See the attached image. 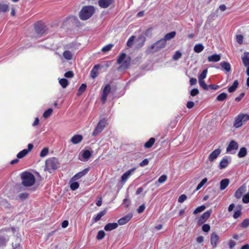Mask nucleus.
I'll return each instance as SVG.
<instances>
[{
  "label": "nucleus",
  "instance_id": "20e7f679",
  "mask_svg": "<svg viewBox=\"0 0 249 249\" xmlns=\"http://www.w3.org/2000/svg\"><path fill=\"white\" fill-rule=\"evenodd\" d=\"M166 44V42L165 39L162 38L149 47L146 50V53H150L158 52L164 48Z\"/></svg>",
  "mask_w": 249,
  "mask_h": 249
},
{
  "label": "nucleus",
  "instance_id": "f3484780",
  "mask_svg": "<svg viewBox=\"0 0 249 249\" xmlns=\"http://www.w3.org/2000/svg\"><path fill=\"white\" fill-rule=\"evenodd\" d=\"M88 171H89V169L87 168L81 172H79V173H77L76 175H75L73 176V177L72 178V179L75 180H77V179L81 178L83 176L86 175L88 173Z\"/></svg>",
  "mask_w": 249,
  "mask_h": 249
},
{
  "label": "nucleus",
  "instance_id": "a878e982",
  "mask_svg": "<svg viewBox=\"0 0 249 249\" xmlns=\"http://www.w3.org/2000/svg\"><path fill=\"white\" fill-rule=\"evenodd\" d=\"M176 34V33L175 31L167 33L165 35L164 38L163 39H165V42H166V40H169L173 38L175 36Z\"/></svg>",
  "mask_w": 249,
  "mask_h": 249
},
{
  "label": "nucleus",
  "instance_id": "2eb2a0df",
  "mask_svg": "<svg viewBox=\"0 0 249 249\" xmlns=\"http://www.w3.org/2000/svg\"><path fill=\"white\" fill-rule=\"evenodd\" d=\"M238 148V143L234 141H231L227 147V152H229L232 150H236Z\"/></svg>",
  "mask_w": 249,
  "mask_h": 249
},
{
  "label": "nucleus",
  "instance_id": "4be33fe9",
  "mask_svg": "<svg viewBox=\"0 0 249 249\" xmlns=\"http://www.w3.org/2000/svg\"><path fill=\"white\" fill-rule=\"evenodd\" d=\"M221 67L223 70L227 72H230L231 70V65L227 62H221L220 63Z\"/></svg>",
  "mask_w": 249,
  "mask_h": 249
},
{
  "label": "nucleus",
  "instance_id": "de8ad7c7",
  "mask_svg": "<svg viewBox=\"0 0 249 249\" xmlns=\"http://www.w3.org/2000/svg\"><path fill=\"white\" fill-rule=\"evenodd\" d=\"M105 235V232L103 231H100L98 232L96 238L98 240H101L104 237Z\"/></svg>",
  "mask_w": 249,
  "mask_h": 249
},
{
  "label": "nucleus",
  "instance_id": "393cba45",
  "mask_svg": "<svg viewBox=\"0 0 249 249\" xmlns=\"http://www.w3.org/2000/svg\"><path fill=\"white\" fill-rule=\"evenodd\" d=\"M239 85V83L237 80H235L231 86L229 88L228 91L230 93L233 92L235 91Z\"/></svg>",
  "mask_w": 249,
  "mask_h": 249
},
{
  "label": "nucleus",
  "instance_id": "864d4df0",
  "mask_svg": "<svg viewBox=\"0 0 249 249\" xmlns=\"http://www.w3.org/2000/svg\"><path fill=\"white\" fill-rule=\"evenodd\" d=\"M18 197L21 200H24L28 197V194L26 193H21L18 195Z\"/></svg>",
  "mask_w": 249,
  "mask_h": 249
},
{
  "label": "nucleus",
  "instance_id": "69168bd1",
  "mask_svg": "<svg viewBox=\"0 0 249 249\" xmlns=\"http://www.w3.org/2000/svg\"><path fill=\"white\" fill-rule=\"evenodd\" d=\"M148 163L149 160L147 159H145L144 160H143L142 162H141L139 165L140 166L143 167L145 165H147L148 164Z\"/></svg>",
  "mask_w": 249,
  "mask_h": 249
},
{
  "label": "nucleus",
  "instance_id": "ea45409f",
  "mask_svg": "<svg viewBox=\"0 0 249 249\" xmlns=\"http://www.w3.org/2000/svg\"><path fill=\"white\" fill-rule=\"evenodd\" d=\"M207 72V69L203 70L202 72L198 77V81L204 80L206 77Z\"/></svg>",
  "mask_w": 249,
  "mask_h": 249
},
{
  "label": "nucleus",
  "instance_id": "473e14b6",
  "mask_svg": "<svg viewBox=\"0 0 249 249\" xmlns=\"http://www.w3.org/2000/svg\"><path fill=\"white\" fill-rule=\"evenodd\" d=\"M155 142V139L154 138H151L145 144L144 147L145 148H150L152 146Z\"/></svg>",
  "mask_w": 249,
  "mask_h": 249
},
{
  "label": "nucleus",
  "instance_id": "f03ea898",
  "mask_svg": "<svg viewBox=\"0 0 249 249\" xmlns=\"http://www.w3.org/2000/svg\"><path fill=\"white\" fill-rule=\"evenodd\" d=\"M94 12L95 8L93 6H84L79 13V18L82 20H87L89 18Z\"/></svg>",
  "mask_w": 249,
  "mask_h": 249
},
{
  "label": "nucleus",
  "instance_id": "dca6fc26",
  "mask_svg": "<svg viewBox=\"0 0 249 249\" xmlns=\"http://www.w3.org/2000/svg\"><path fill=\"white\" fill-rule=\"evenodd\" d=\"M100 67H101V66L98 64L95 65L93 67V68H92V70L90 71V76L91 77H92L93 79H95L96 77H97L98 76V70Z\"/></svg>",
  "mask_w": 249,
  "mask_h": 249
},
{
  "label": "nucleus",
  "instance_id": "f257e3e1",
  "mask_svg": "<svg viewBox=\"0 0 249 249\" xmlns=\"http://www.w3.org/2000/svg\"><path fill=\"white\" fill-rule=\"evenodd\" d=\"M131 61V59L130 56L126 55L125 53H122L119 55L117 61V64L121 65L118 69L126 70L128 69L130 66Z\"/></svg>",
  "mask_w": 249,
  "mask_h": 249
},
{
  "label": "nucleus",
  "instance_id": "7c9ffc66",
  "mask_svg": "<svg viewBox=\"0 0 249 249\" xmlns=\"http://www.w3.org/2000/svg\"><path fill=\"white\" fill-rule=\"evenodd\" d=\"M107 213V210H104L102 211H101L100 213H98L96 216L95 217H94V222H96L97 221H98L99 220H100L101 218V217L104 216Z\"/></svg>",
  "mask_w": 249,
  "mask_h": 249
},
{
  "label": "nucleus",
  "instance_id": "c85d7f7f",
  "mask_svg": "<svg viewBox=\"0 0 249 249\" xmlns=\"http://www.w3.org/2000/svg\"><path fill=\"white\" fill-rule=\"evenodd\" d=\"M229 164L228 160L226 158H223L219 163V168L220 169H223L226 168Z\"/></svg>",
  "mask_w": 249,
  "mask_h": 249
},
{
  "label": "nucleus",
  "instance_id": "a19ab883",
  "mask_svg": "<svg viewBox=\"0 0 249 249\" xmlns=\"http://www.w3.org/2000/svg\"><path fill=\"white\" fill-rule=\"evenodd\" d=\"M206 207L204 205H202L196 208L193 212L194 214H197L199 213H200L204 211Z\"/></svg>",
  "mask_w": 249,
  "mask_h": 249
},
{
  "label": "nucleus",
  "instance_id": "72a5a7b5",
  "mask_svg": "<svg viewBox=\"0 0 249 249\" xmlns=\"http://www.w3.org/2000/svg\"><path fill=\"white\" fill-rule=\"evenodd\" d=\"M59 83L63 89H65L68 85L69 82L65 78H62L59 80Z\"/></svg>",
  "mask_w": 249,
  "mask_h": 249
},
{
  "label": "nucleus",
  "instance_id": "79ce46f5",
  "mask_svg": "<svg viewBox=\"0 0 249 249\" xmlns=\"http://www.w3.org/2000/svg\"><path fill=\"white\" fill-rule=\"evenodd\" d=\"M52 112L53 109L52 108H49L48 110H47L44 112L43 116L45 119L48 118V117H50Z\"/></svg>",
  "mask_w": 249,
  "mask_h": 249
},
{
  "label": "nucleus",
  "instance_id": "4c0bfd02",
  "mask_svg": "<svg viewBox=\"0 0 249 249\" xmlns=\"http://www.w3.org/2000/svg\"><path fill=\"white\" fill-rule=\"evenodd\" d=\"M244 54L245 56L242 57V59L244 66L247 67L249 66V56H247L246 53Z\"/></svg>",
  "mask_w": 249,
  "mask_h": 249
},
{
  "label": "nucleus",
  "instance_id": "39448f33",
  "mask_svg": "<svg viewBox=\"0 0 249 249\" xmlns=\"http://www.w3.org/2000/svg\"><path fill=\"white\" fill-rule=\"evenodd\" d=\"M59 166V163L57 159L55 158H51L46 160L45 171L47 170L49 173H52V171L56 170Z\"/></svg>",
  "mask_w": 249,
  "mask_h": 249
},
{
  "label": "nucleus",
  "instance_id": "aec40b11",
  "mask_svg": "<svg viewBox=\"0 0 249 249\" xmlns=\"http://www.w3.org/2000/svg\"><path fill=\"white\" fill-rule=\"evenodd\" d=\"M221 59L220 55L214 54L208 57V60L209 62H218Z\"/></svg>",
  "mask_w": 249,
  "mask_h": 249
},
{
  "label": "nucleus",
  "instance_id": "774afa93",
  "mask_svg": "<svg viewBox=\"0 0 249 249\" xmlns=\"http://www.w3.org/2000/svg\"><path fill=\"white\" fill-rule=\"evenodd\" d=\"M153 29L152 28H149L146 30L145 35L147 36H152V32Z\"/></svg>",
  "mask_w": 249,
  "mask_h": 249
},
{
  "label": "nucleus",
  "instance_id": "a211bd4d",
  "mask_svg": "<svg viewBox=\"0 0 249 249\" xmlns=\"http://www.w3.org/2000/svg\"><path fill=\"white\" fill-rule=\"evenodd\" d=\"M83 139V136L81 135H75L73 136L71 140L73 144H77L81 142Z\"/></svg>",
  "mask_w": 249,
  "mask_h": 249
},
{
  "label": "nucleus",
  "instance_id": "a18cd8bd",
  "mask_svg": "<svg viewBox=\"0 0 249 249\" xmlns=\"http://www.w3.org/2000/svg\"><path fill=\"white\" fill-rule=\"evenodd\" d=\"M135 36H131L127 42V46L129 47H131L133 46V42L134 41Z\"/></svg>",
  "mask_w": 249,
  "mask_h": 249
},
{
  "label": "nucleus",
  "instance_id": "0eeeda50",
  "mask_svg": "<svg viewBox=\"0 0 249 249\" xmlns=\"http://www.w3.org/2000/svg\"><path fill=\"white\" fill-rule=\"evenodd\" d=\"M46 25L40 22H38L35 24L36 33L39 36H42L45 33L46 31Z\"/></svg>",
  "mask_w": 249,
  "mask_h": 249
},
{
  "label": "nucleus",
  "instance_id": "5701e85b",
  "mask_svg": "<svg viewBox=\"0 0 249 249\" xmlns=\"http://www.w3.org/2000/svg\"><path fill=\"white\" fill-rule=\"evenodd\" d=\"M242 119L241 118V116H240V115H239L235 119L234 124L233 126L236 128H238L241 127L243 124H242Z\"/></svg>",
  "mask_w": 249,
  "mask_h": 249
},
{
  "label": "nucleus",
  "instance_id": "3c124183",
  "mask_svg": "<svg viewBox=\"0 0 249 249\" xmlns=\"http://www.w3.org/2000/svg\"><path fill=\"white\" fill-rule=\"evenodd\" d=\"M181 55H182V53L180 52L177 51L173 55V59L174 60H177L181 57Z\"/></svg>",
  "mask_w": 249,
  "mask_h": 249
},
{
  "label": "nucleus",
  "instance_id": "0e129e2a",
  "mask_svg": "<svg viewBox=\"0 0 249 249\" xmlns=\"http://www.w3.org/2000/svg\"><path fill=\"white\" fill-rule=\"evenodd\" d=\"M202 230L205 232H208L210 230V226L209 224H204L202 226Z\"/></svg>",
  "mask_w": 249,
  "mask_h": 249
},
{
  "label": "nucleus",
  "instance_id": "412c9836",
  "mask_svg": "<svg viewBox=\"0 0 249 249\" xmlns=\"http://www.w3.org/2000/svg\"><path fill=\"white\" fill-rule=\"evenodd\" d=\"M135 170V168H132L127 171L121 177L122 181L123 182L127 180V179L129 178V177L130 176L132 172H134Z\"/></svg>",
  "mask_w": 249,
  "mask_h": 249
},
{
  "label": "nucleus",
  "instance_id": "37998d69",
  "mask_svg": "<svg viewBox=\"0 0 249 249\" xmlns=\"http://www.w3.org/2000/svg\"><path fill=\"white\" fill-rule=\"evenodd\" d=\"M199 84L200 86L203 88L205 90H208L209 89V87L208 85H207L205 81L204 80L201 81H198Z\"/></svg>",
  "mask_w": 249,
  "mask_h": 249
},
{
  "label": "nucleus",
  "instance_id": "603ef678",
  "mask_svg": "<svg viewBox=\"0 0 249 249\" xmlns=\"http://www.w3.org/2000/svg\"><path fill=\"white\" fill-rule=\"evenodd\" d=\"M79 186V185L77 182H73L70 185L71 189L72 190H76L77 188H78Z\"/></svg>",
  "mask_w": 249,
  "mask_h": 249
},
{
  "label": "nucleus",
  "instance_id": "2f4dec72",
  "mask_svg": "<svg viewBox=\"0 0 249 249\" xmlns=\"http://www.w3.org/2000/svg\"><path fill=\"white\" fill-rule=\"evenodd\" d=\"M247 154V150L245 147H242L240 148L238 154V156L239 158H243L246 156Z\"/></svg>",
  "mask_w": 249,
  "mask_h": 249
},
{
  "label": "nucleus",
  "instance_id": "6e6552de",
  "mask_svg": "<svg viewBox=\"0 0 249 249\" xmlns=\"http://www.w3.org/2000/svg\"><path fill=\"white\" fill-rule=\"evenodd\" d=\"M111 86L109 84L106 85L103 89L101 101L103 104H105L107 101V97L111 91Z\"/></svg>",
  "mask_w": 249,
  "mask_h": 249
},
{
  "label": "nucleus",
  "instance_id": "c9c22d12",
  "mask_svg": "<svg viewBox=\"0 0 249 249\" xmlns=\"http://www.w3.org/2000/svg\"><path fill=\"white\" fill-rule=\"evenodd\" d=\"M63 55L64 57V58L67 60H71L72 59V53L69 51H65L63 53Z\"/></svg>",
  "mask_w": 249,
  "mask_h": 249
},
{
  "label": "nucleus",
  "instance_id": "680f3d73",
  "mask_svg": "<svg viewBox=\"0 0 249 249\" xmlns=\"http://www.w3.org/2000/svg\"><path fill=\"white\" fill-rule=\"evenodd\" d=\"M240 116H241V118L242 119L243 122H245L248 120H249V115L248 114H240Z\"/></svg>",
  "mask_w": 249,
  "mask_h": 249
},
{
  "label": "nucleus",
  "instance_id": "13d9d810",
  "mask_svg": "<svg viewBox=\"0 0 249 249\" xmlns=\"http://www.w3.org/2000/svg\"><path fill=\"white\" fill-rule=\"evenodd\" d=\"M187 199V196L185 195H181L178 198V201L179 203L183 202Z\"/></svg>",
  "mask_w": 249,
  "mask_h": 249
},
{
  "label": "nucleus",
  "instance_id": "052dcab7",
  "mask_svg": "<svg viewBox=\"0 0 249 249\" xmlns=\"http://www.w3.org/2000/svg\"><path fill=\"white\" fill-rule=\"evenodd\" d=\"M243 36L242 35H239L236 36V41L240 44L243 43Z\"/></svg>",
  "mask_w": 249,
  "mask_h": 249
},
{
  "label": "nucleus",
  "instance_id": "423d86ee",
  "mask_svg": "<svg viewBox=\"0 0 249 249\" xmlns=\"http://www.w3.org/2000/svg\"><path fill=\"white\" fill-rule=\"evenodd\" d=\"M107 124V120L105 118L101 120L97 124V126L95 128L92 133V136H95L100 133L106 126Z\"/></svg>",
  "mask_w": 249,
  "mask_h": 249
},
{
  "label": "nucleus",
  "instance_id": "bf43d9fd",
  "mask_svg": "<svg viewBox=\"0 0 249 249\" xmlns=\"http://www.w3.org/2000/svg\"><path fill=\"white\" fill-rule=\"evenodd\" d=\"M198 93L199 90L197 89H194L190 92V94L192 96H195L197 95Z\"/></svg>",
  "mask_w": 249,
  "mask_h": 249
},
{
  "label": "nucleus",
  "instance_id": "bb28decb",
  "mask_svg": "<svg viewBox=\"0 0 249 249\" xmlns=\"http://www.w3.org/2000/svg\"><path fill=\"white\" fill-rule=\"evenodd\" d=\"M91 154L88 150H84L82 153V156L85 160H88L91 157Z\"/></svg>",
  "mask_w": 249,
  "mask_h": 249
},
{
  "label": "nucleus",
  "instance_id": "9b49d317",
  "mask_svg": "<svg viewBox=\"0 0 249 249\" xmlns=\"http://www.w3.org/2000/svg\"><path fill=\"white\" fill-rule=\"evenodd\" d=\"M133 215L132 213H128L124 217L120 218L118 220V223L120 225H123L127 223L132 217Z\"/></svg>",
  "mask_w": 249,
  "mask_h": 249
},
{
  "label": "nucleus",
  "instance_id": "6ab92c4d",
  "mask_svg": "<svg viewBox=\"0 0 249 249\" xmlns=\"http://www.w3.org/2000/svg\"><path fill=\"white\" fill-rule=\"evenodd\" d=\"M118 226V224L117 223H108L105 226L104 229L106 231H111L116 229Z\"/></svg>",
  "mask_w": 249,
  "mask_h": 249
},
{
  "label": "nucleus",
  "instance_id": "49530a36",
  "mask_svg": "<svg viewBox=\"0 0 249 249\" xmlns=\"http://www.w3.org/2000/svg\"><path fill=\"white\" fill-rule=\"evenodd\" d=\"M207 181V178H204L197 185L196 191L199 190Z\"/></svg>",
  "mask_w": 249,
  "mask_h": 249
},
{
  "label": "nucleus",
  "instance_id": "09e8293b",
  "mask_svg": "<svg viewBox=\"0 0 249 249\" xmlns=\"http://www.w3.org/2000/svg\"><path fill=\"white\" fill-rule=\"evenodd\" d=\"M240 225L242 228H247L249 226V219H245L244 220Z\"/></svg>",
  "mask_w": 249,
  "mask_h": 249
},
{
  "label": "nucleus",
  "instance_id": "5fc2aeb1",
  "mask_svg": "<svg viewBox=\"0 0 249 249\" xmlns=\"http://www.w3.org/2000/svg\"><path fill=\"white\" fill-rule=\"evenodd\" d=\"M48 151H49V150H48V148H43L41 150V151L40 153V156L41 157H44L46 156L47 155V154L48 153Z\"/></svg>",
  "mask_w": 249,
  "mask_h": 249
},
{
  "label": "nucleus",
  "instance_id": "1a4fd4ad",
  "mask_svg": "<svg viewBox=\"0 0 249 249\" xmlns=\"http://www.w3.org/2000/svg\"><path fill=\"white\" fill-rule=\"evenodd\" d=\"M218 240V235L215 232L212 233L211 236V244L213 248H216Z\"/></svg>",
  "mask_w": 249,
  "mask_h": 249
},
{
  "label": "nucleus",
  "instance_id": "338daca9",
  "mask_svg": "<svg viewBox=\"0 0 249 249\" xmlns=\"http://www.w3.org/2000/svg\"><path fill=\"white\" fill-rule=\"evenodd\" d=\"M145 205L144 204H142V205H141L137 209V212L139 213H142L144 209H145Z\"/></svg>",
  "mask_w": 249,
  "mask_h": 249
},
{
  "label": "nucleus",
  "instance_id": "8fccbe9b",
  "mask_svg": "<svg viewBox=\"0 0 249 249\" xmlns=\"http://www.w3.org/2000/svg\"><path fill=\"white\" fill-rule=\"evenodd\" d=\"M86 88H87L86 84H82L79 89L78 94H82L86 89Z\"/></svg>",
  "mask_w": 249,
  "mask_h": 249
},
{
  "label": "nucleus",
  "instance_id": "4d7b16f0",
  "mask_svg": "<svg viewBox=\"0 0 249 249\" xmlns=\"http://www.w3.org/2000/svg\"><path fill=\"white\" fill-rule=\"evenodd\" d=\"M167 179V176L166 175H162L158 179V181L160 183L164 182Z\"/></svg>",
  "mask_w": 249,
  "mask_h": 249
},
{
  "label": "nucleus",
  "instance_id": "cd10ccee",
  "mask_svg": "<svg viewBox=\"0 0 249 249\" xmlns=\"http://www.w3.org/2000/svg\"><path fill=\"white\" fill-rule=\"evenodd\" d=\"M204 49V46L201 44H196L194 48V52L196 53H199L201 52Z\"/></svg>",
  "mask_w": 249,
  "mask_h": 249
},
{
  "label": "nucleus",
  "instance_id": "f8f14e48",
  "mask_svg": "<svg viewBox=\"0 0 249 249\" xmlns=\"http://www.w3.org/2000/svg\"><path fill=\"white\" fill-rule=\"evenodd\" d=\"M246 187L245 185H243L240 186L235 192L234 196L237 198L239 199L241 197L243 194L246 191Z\"/></svg>",
  "mask_w": 249,
  "mask_h": 249
},
{
  "label": "nucleus",
  "instance_id": "f704fd0d",
  "mask_svg": "<svg viewBox=\"0 0 249 249\" xmlns=\"http://www.w3.org/2000/svg\"><path fill=\"white\" fill-rule=\"evenodd\" d=\"M0 204L2 208L6 209H10L11 207L10 204L6 200H2L0 202Z\"/></svg>",
  "mask_w": 249,
  "mask_h": 249
},
{
  "label": "nucleus",
  "instance_id": "e2e57ef3",
  "mask_svg": "<svg viewBox=\"0 0 249 249\" xmlns=\"http://www.w3.org/2000/svg\"><path fill=\"white\" fill-rule=\"evenodd\" d=\"M73 75L74 73L72 71H69L66 72L64 74V76L67 78H72Z\"/></svg>",
  "mask_w": 249,
  "mask_h": 249
},
{
  "label": "nucleus",
  "instance_id": "c03bdc74",
  "mask_svg": "<svg viewBox=\"0 0 249 249\" xmlns=\"http://www.w3.org/2000/svg\"><path fill=\"white\" fill-rule=\"evenodd\" d=\"M113 46V45L112 44H108V45H106V46L104 47L102 49V51L104 53L110 51Z\"/></svg>",
  "mask_w": 249,
  "mask_h": 249
},
{
  "label": "nucleus",
  "instance_id": "9d476101",
  "mask_svg": "<svg viewBox=\"0 0 249 249\" xmlns=\"http://www.w3.org/2000/svg\"><path fill=\"white\" fill-rule=\"evenodd\" d=\"M221 151L220 148H217L213 151L209 156L208 159L210 161H213L219 155Z\"/></svg>",
  "mask_w": 249,
  "mask_h": 249
},
{
  "label": "nucleus",
  "instance_id": "b1692460",
  "mask_svg": "<svg viewBox=\"0 0 249 249\" xmlns=\"http://www.w3.org/2000/svg\"><path fill=\"white\" fill-rule=\"evenodd\" d=\"M229 183H230V180L229 179L225 178V179H222L220 182V190H224L228 186Z\"/></svg>",
  "mask_w": 249,
  "mask_h": 249
},
{
  "label": "nucleus",
  "instance_id": "58836bf2",
  "mask_svg": "<svg viewBox=\"0 0 249 249\" xmlns=\"http://www.w3.org/2000/svg\"><path fill=\"white\" fill-rule=\"evenodd\" d=\"M28 153L27 150L25 149H23V150H22L21 151H20V152H19L17 154V157L18 159H21V158H23L24 157H25Z\"/></svg>",
  "mask_w": 249,
  "mask_h": 249
},
{
  "label": "nucleus",
  "instance_id": "7ed1b4c3",
  "mask_svg": "<svg viewBox=\"0 0 249 249\" xmlns=\"http://www.w3.org/2000/svg\"><path fill=\"white\" fill-rule=\"evenodd\" d=\"M22 183L24 186H31L35 182V178L31 173L25 172L21 175Z\"/></svg>",
  "mask_w": 249,
  "mask_h": 249
},
{
  "label": "nucleus",
  "instance_id": "c756f323",
  "mask_svg": "<svg viewBox=\"0 0 249 249\" xmlns=\"http://www.w3.org/2000/svg\"><path fill=\"white\" fill-rule=\"evenodd\" d=\"M227 97L228 94L225 92H223L217 96L216 100L218 101H223L227 99Z\"/></svg>",
  "mask_w": 249,
  "mask_h": 249
},
{
  "label": "nucleus",
  "instance_id": "4468645a",
  "mask_svg": "<svg viewBox=\"0 0 249 249\" xmlns=\"http://www.w3.org/2000/svg\"><path fill=\"white\" fill-rule=\"evenodd\" d=\"M211 212H212V211L209 210V211H207L206 212H205L204 213H203L201 215V217H200V218L198 220V223L202 224V223L205 222L206 221V220L208 219V218L210 217Z\"/></svg>",
  "mask_w": 249,
  "mask_h": 249
},
{
  "label": "nucleus",
  "instance_id": "6e6d98bb",
  "mask_svg": "<svg viewBox=\"0 0 249 249\" xmlns=\"http://www.w3.org/2000/svg\"><path fill=\"white\" fill-rule=\"evenodd\" d=\"M242 201L244 203H249V193L243 196Z\"/></svg>",
  "mask_w": 249,
  "mask_h": 249
},
{
  "label": "nucleus",
  "instance_id": "e433bc0d",
  "mask_svg": "<svg viewBox=\"0 0 249 249\" xmlns=\"http://www.w3.org/2000/svg\"><path fill=\"white\" fill-rule=\"evenodd\" d=\"M8 5L0 3V12L5 13L8 11Z\"/></svg>",
  "mask_w": 249,
  "mask_h": 249
},
{
  "label": "nucleus",
  "instance_id": "ddd939ff",
  "mask_svg": "<svg viewBox=\"0 0 249 249\" xmlns=\"http://www.w3.org/2000/svg\"><path fill=\"white\" fill-rule=\"evenodd\" d=\"M113 2V0H99V5L103 8H106L109 6Z\"/></svg>",
  "mask_w": 249,
  "mask_h": 249
}]
</instances>
